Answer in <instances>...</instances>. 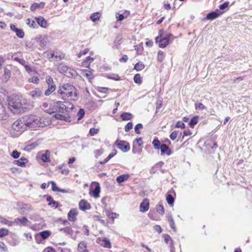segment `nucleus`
Returning a JSON list of instances; mask_svg holds the SVG:
<instances>
[{"instance_id": "nucleus-31", "label": "nucleus", "mask_w": 252, "mask_h": 252, "mask_svg": "<svg viewBox=\"0 0 252 252\" xmlns=\"http://www.w3.org/2000/svg\"><path fill=\"white\" fill-rule=\"evenodd\" d=\"M100 14L99 12H95L92 14L90 16V19L93 22L98 20L100 17Z\"/></svg>"}, {"instance_id": "nucleus-16", "label": "nucleus", "mask_w": 252, "mask_h": 252, "mask_svg": "<svg viewBox=\"0 0 252 252\" xmlns=\"http://www.w3.org/2000/svg\"><path fill=\"white\" fill-rule=\"evenodd\" d=\"M28 161V160L26 158L21 157L19 159L14 160V163L19 166H24Z\"/></svg>"}, {"instance_id": "nucleus-23", "label": "nucleus", "mask_w": 252, "mask_h": 252, "mask_svg": "<svg viewBox=\"0 0 252 252\" xmlns=\"http://www.w3.org/2000/svg\"><path fill=\"white\" fill-rule=\"evenodd\" d=\"M82 73H83V75L85 76L89 81H91V80L93 78L92 71L84 69L82 70Z\"/></svg>"}, {"instance_id": "nucleus-35", "label": "nucleus", "mask_w": 252, "mask_h": 252, "mask_svg": "<svg viewBox=\"0 0 252 252\" xmlns=\"http://www.w3.org/2000/svg\"><path fill=\"white\" fill-rule=\"evenodd\" d=\"M194 105H195V108L197 110H203L204 109H206V106H205L201 103H195Z\"/></svg>"}, {"instance_id": "nucleus-48", "label": "nucleus", "mask_w": 252, "mask_h": 252, "mask_svg": "<svg viewBox=\"0 0 252 252\" xmlns=\"http://www.w3.org/2000/svg\"><path fill=\"white\" fill-rule=\"evenodd\" d=\"M164 57V53L162 51H159L158 54V60L159 62H161L163 61Z\"/></svg>"}, {"instance_id": "nucleus-59", "label": "nucleus", "mask_w": 252, "mask_h": 252, "mask_svg": "<svg viewBox=\"0 0 252 252\" xmlns=\"http://www.w3.org/2000/svg\"><path fill=\"white\" fill-rule=\"evenodd\" d=\"M228 5H229V2L226 1V2H224L223 4H220L219 6V8L221 10H224L228 7Z\"/></svg>"}, {"instance_id": "nucleus-50", "label": "nucleus", "mask_w": 252, "mask_h": 252, "mask_svg": "<svg viewBox=\"0 0 252 252\" xmlns=\"http://www.w3.org/2000/svg\"><path fill=\"white\" fill-rule=\"evenodd\" d=\"M142 128L143 126L141 124H138L136 125L134 128L135 133L137 134H139L140 133L139 129H142Z\"/></svg>"}, {"instance_id": "nucleus-17", "label": "nucleus", "mask_w": 252, "mask_h": 252, "mask_svg": "<svg viewBox=\"0 0 252 252\" xmlns=\"http://www.w3.org/2000/svg\"><path fill=\"white\" fill-rule=\"evenodd\" d=\"M94 59L90 56L87 57L86 59L82 63V66L89 68L91 63L94 61Z\"/></svg>"}, {"instance_id": "nucleus-57", "label": "nucleus", "mask_w": 252, "mask_h": 252, "mask_svg": "<svg viewBox=\"0 0 252 252\" xmlns=\"http://www.w3.org/2000/svg\"><path fill=\"white\" fill-rule=\"evenodd\" d=\"M178 131L175 130L170 135V138L171 140H174L177 137Z\"/></svg>"}, {"instance_id": "nucleus-30", "label": "nucleus", "mask_w": 252, "mask_h": 252, "mask_svg": "<svg viewBox=\"0 0 252 252\" xmlns=\"http://www.w3.org/2000/svg\"><path fill=\"white\" fill-rule=\"evenodd\" d=\"M152 144L155 149L159 150L161 147V145L159 140L158 139H154L152 142Z\"/></svg>"}, {"instance_id": "nucleus-56", "label": "nucleus", "mask_w": 252, "mask_h": 252, "mask_svg": "<svg viewBox=\"0 0 252 252\" xmlns=\"http://www.w3.org/2000/svg\"><path fill=\"white\" fill-rule=\"evenodd\" d=\"M99 130L98 129L94 128H91L90 129L89 133L91 136H94L95 134H97Z\"/></svg>"}, {"instance_id": "nucleus-41", "label": "nucleus", "mask_w": 252, "mask_h": 252, "mask_svg": "<svg viewBox=\"0 0 252 252\" xmlns=\"http://www.w3.org/2000/svg\"><path fill=\"white\" fill-rule=\"evenodd\" d=\"M54 117L57 119V120H65L67 119V118L64 115H62L60 114H56L54 115Z\"/></svg>"}, {"instance_id": "nucleus-9", "label": "nucleus", "mask_w": 252, "mask_h": 252, "mask_svg": "<svg viewBox=\"0 0 252 252\" xmlns=\"http://www.w3.org/2000/svg\"><path fill=\"white\" fill-rule=\"evenodd\" d=\"M172 34H167L165 36L162 38L161 41V43H159L158 45L160 48H164L169 43V40L171 38Z\"/></svg>"}, {"instance_id": "nucleus-37", "label": "nucleus", "mask_w": 252, "mask_h": 252, "mask_svg": "<svg viewBox=\"0 0 252 252\" xmlns=\"http://www.w3.org/2000/svg\"><path fill=\"white\" fill-rule=\"evenodd\" d=\"M133 80L136 84H141L142 83V80L140 75L139 74H135L134 76Z\"/></svg>"}, {"instance_id": "nucleus-29", "label": "nucleus", "mask_w": 252, "mask_h": 252, "mask_svg": "<svg viewBox=\"0 0 252 252\" xmlns=\"http://www.w3.org/2000/svg\"><path fill=\"white\" fill-rule=\"evenodd\" d=\"M121 117L123 121L129 120L131 118V114L127 112H124L121 115Z\"/></svg>"}, {"instance_id": "nucleus-28", "label": "nucleus", "mask_w": 252, "mask_h": 252, "mask_svg": "<svg viewBox=\"0 0 252 252\" xmlns=\"http://www.w3.org/2000/svg\"><path fill=\"white\" fill-rule=\"evenodd\" d=\"M44 5V2H40V3H34L31 6L30 9L31 11H33L37 8H39V7H41V6L43 7Z\"/></svg>"}, {"instance_id": "nucleus-22", "label": "nucleus", "mask_w": 252, "mask_h": 252, "mask_svg": "<svg viewBox=\"0 0 252 252\" xmlns=\"http://www.w3.org/2000/svg\"><path fill=\"white\" fill-rule=\"evenodd\" d=\"M24 67L28 73H32L33 74L37 73L35 67L33 66H31L26 64L24 66Z\"/></svg>"}, {"instance_id": "nucleus-42", "label": "nucleus", "mask_w": 252, "mask_h": 252, "mask_svg": "<svg viewBox=\"0 0 252 252\" xmlns=\"http://www.w3.org/2000/svg\"><path fill=\"white\" fill-rule=\"evenodd\" d=\"M85 115V111L83 109H80L77 113L78 120L82 119Z\"/></svg>"}, {"instance_id": "nucleus-33", "label": "nucleus", "mask_w": 252, "mask_h": 252, "mask_svg": "<svg viewBox=\"0 0 252 252\" xmlns=\"http://www.w3.org/2000/svg\"><path fill=\"white\" fill-rule=\"evenodd\" d=\"M15 221H18L19 223H20L23 225H27V223L29 222L27 218L25 217L21 218H17L15 220Z\"/></svg>"}, {"instance_id": "nucleus-58", "label": "nucleus", "mask_w": 252, "mask_h": 252, "mask_svg": "<svg viewBox=\"0 0 252 252\" xmlns=\"http://www.w3.org/2000/svg\"><path fill=\"white\" fill-rule=\"evenodd\" d=\"M27 24L29 25L31 27L34 28V25H35V23L33 20L28 19L27 20Z\"/></svg>"}, {"instance_id": "nucleus-26", "label": "nucleus", "mask_w": 252, "mask_h": 252, "mask_svg": "<svg viewBox=\"0 0 252 252\" xmlns=\"http://www.w3.org/2000/svg\"><path fill=\"white\" fill-rule=\"evenodd\" d=\"M41 159L44 162L50 161V152L48 151L41 155Z\"/></svg>"}, {"instance_id": "nucleus-3", "label": "nucleus", "mask_w": 252, "mask_h": 252, "mask_svg": "<svg viewBox=\"0 0 252 252\" xmlns=\"http://www.w3.org/2000/svg\"><path fill=\"white\" fill-rule=\"evenodd\" d=\"M58 93L63 98L66 97L73 100H76L78 98L76 89L70 84H64L61 86L58 90Z\"/></svg>"}, {"instance_id": "nucleus-8", "label": "nucleus", "mask_w": 252, "mask_h": 252, "mask_svg": "<svg viewBox=\"0 0 252 252\" xmlns=\"http://www.w3.org/2000/svg\"><path fill=\"white\" fill-rule=\"evenodd\" d=\"M29 95L33 98H38L42 96V92L39 88H35L29 93Z\"/></svg>"}, {"instance_id": "nucleus-46", "label": "nucleus", "mask_w": 252, "mask_h": 252, "mask_svg": "<svg viewBox=\"0 0 252 252\" xmlns=\"http://www.w3.org/2000/svg\"><path fill=\"white\" fill-rule=\"evenodd\" d=\"M45 79L48 85H55L53 82V78L50 76H47Z\"/></svg>"}, {"instance_id": "nucleus-15", "label": "nucleus", "mask_w": 252, "mask_h": 252, "mask_svg": "<svg viewBox=\"0 0 252 252\" xmlns=\"http://www.w3.org/2000/svg\"><path fill=\"white\" fill-rule=\"evenodd\" d=\"M39 39L40 46L42 48H45L47 44L48 36L47 35L40 36Z\"/></svg>"}, {"instance_id": "nucleus-27", "label": "nucleus", "mask_w": 252, "mask_h": 252, "mask_svg": "<svg viewBox=\"0 0 252 252\" xmlns=\"http://www.w3.org/2000/svg\"><path fill=\"white\" fill-rule=\"evenodd\" d=\"M51 233L50 231L45 230V231L40 232L39 233V235L41 237V238L43 240H45V239H47L48 237H49L50 236V235H51Z\"/></svg>"}, {"instance_id": "nucleus-11", "label": "nucleus", "mask_w": 252, "mask_h": 252, "mask_svg": "<svg viewBox=\"0 0 252 252\" xmlns=\"http://www.w3.org/2000/svg\"><path fill=\"white\" fill-rule=\"evenodd\" d=\"M149 208V202L148 199H145L140 205V211L142 213L146 212Z\"/></svg>"}, {"instance_id": "nucleus-1", "label": "nucleus", "mask_w": 252, "mask_h": 252, "mask_svg": "<svg viewBox=\"0 0 252 252\" xmlns=\"http://www.w3.org/2000/svg\"><path fill=\"white\" fill-rule=\"evenodd\" d=\"M32 107V104L27 99H21L17 97L12 98L8 102V108L14 114L20 113Z\"/></svg>"}, {"instance_id": "nucleus-18", "label": "nucleus", "mask_w": 252, "mask_h": 252, "mask_svg": "<svg viewBox=\"0 0 252 252\" xmlns=\"http://www.w3.org/2000/svg\"><path fill=\"white\" fill-rule=\"evenodd\" d=\"M32 210V207L30 205H24L19 210V212L21 214H26Z\"/></svg>"}, {"instance_id": "nucleus-62", "label": "nucleus", "mask_w": 252, "mask_h": 252, "mask_svg": "<svg viewBox=\"0 0 252 252\" xmlns=\"http://www.w3.org/2000/svg\"><path fill=\"white\" fill-rule=\"evenodd\" d=\"M0 251L1 252H5L7 251V248L3 243L0 242Z\"/></svg>"}, {"instance_id": "nucleus-63", "label": "nucleus", "mask_w": 252, "mask_h": 252, "mask_svg": "<svg viewBox=\"0 0 252 252\" xmlns=\"http://www.w3.org/2000/svg\"><path fill=\"white\" fill-rule=\"evenodd\" d=\"M89 52L88 49H85L83 51H81L78 55V57L80 58L81 56L86 54Z\"/></svg>"}, {"instance_id": "nucleus-40", "label": "nucleus", "mask_w": 252, "mask_h": 252, "mask_svg": "<svg viewBox=\"0 0 252 252\" xmlns=\"http://www.w3.org/2000/svg\"><path fill=\"white\" fill-rule=\"evenodd\" d=\"M29 82L37 84L39 83V78L37 76H33L29 79Z\"/></svg>"}, {"instance_id": "nucleus-49", "label": "nucleus", "mask_w": 252, "mask_h": 252, "mask_svg": "<svg viewBox=\"0 0 252 252\" xmlns=\"http://www.w3.org/2000/svg\"><path fill=\"white\" fill-rule=\"evenodd\" d=\"M132 123L131 122H129L126 125L125 127V130L126 132H128L132 128Z\"/></svg>"}, {"instance_id": "nucleus-7", "label": "nucleus", "mask_w": 252, "mask_h": 252, "mask_svg": "<svg viewBox=\"0 0 252 252\" xmlns=\"http://www.w3.org/2000/svg\"><path fill=\"white\" fill-rule=\"evenodd\" d=\"M12 128L16 131L22 132L24 131L26 128L22 121V118L14 122L12 125Z\"/></svg>"}, {"instance_id": "nucleus-36", "label": "nucleus", "mask_w": 252, "mask_h": 252, "mask_svg": "<svg viewBox=\"0 0 252 252\" xmlns=\"http://www.w3.org/2000/svg\"><path fill=\"white\" fill-rule=\"evenodd\" d=\"M100 192V187L99 186H97L94 188L93 192V195L95 198H97L99 196V193Z\"/></svg>"}, {"instance_id": "nucleus-38", "label": "nucleus", "mask_w": 252, "mask_h": 252, "mask_svg": "<svg viewBox=\"0 0 252 252\" xmlns=\"http://www.w3.org/2000/svg\"><path fill=\"white\" fill-rule=\"evenodd\" d=\"M198 119V118L197 116L193 117L191 119V120L190 121L189 123V125L190 126L193 127L197 123Z\"/></svg>"}, {"instance_id": "nucleus-14", "label": "nucleus", "mask_w": 252, "mask_h": 252, "mask_svg": "<svg viewBox=\"0 0 252 252\" xmlns=\"http://www.w3.org/2000/svg\"><path fill=\"white\" fill-rule=\"evenodd\" d=\"M35 20L37 22L38 24L43 28H46L48 26L47 21L42 17H39L35 18Z\"/></svg>"}, {"instance_id": "nucleus-43", "label": "nucleus", "mask_w": 252, "mask_h": 252, "mask_svg": "<svg viewBox=\"0 0 252 252\" xmlns=\"http://www.w3.org/2000/svg\"><path fill=\"white\" fill-rule=\"evenodd\" d=\"M168 221H169V222L170 223V227L173 229L175 230V224L174 221L173 220V218L171 216H169V217H168Z\"/></svg>"}, {"instance_id": "nucleus-45", "label": "nucleus", "mask_w": 252, "mask_h": 252, "mask_svg": "<svg viewBox=\"0 0 252 252\" xmlns=\"http://www.w3.org/2000/svg\"><path fill=\"white\" fill-rule=\"evenodd\" d=\"M15 33H16V35L20 38H22L24 37V32H23V31L21 30V29H18L16 32H15Z\"/></svg>"}, {"instance_id": "nucleus-6", "label": "nucleus", "mask_w": 252, "mask_h": 252, "mask_svg": "<svg viewBox=\"0 0 252 252\" xmlns=\"http://www.w3.org/2000/svg\"><path fill=\"white\" fill-rule=\"evenodd\" d=\"M117 147L123 152H126L130 149V146L127 142L120 140H117L115 142Z\"/></svg>"}, {"instance_id": "nucleus-25", "label": "nucleus", "mask_w": 252, "mask_h": 252, "mask_svg": "<svg viewBox=\"0 0 252 252\" xmlns=\"http://www.w3.org/2000/svg\"><path fill=\"white\" fill-rule=\"evenodd\" d=\"M101 241L104 244L101 243L100 245L103 247L106 248H110L111 247L110 241L107 238L104 237Z\"/></svg>"}, {"instance_id": "nucleus-61", "label": "nucleus", "mask_w": 252, "mask_h": 252, "mask_svg": "<svg viewBox=\"0 0 252 252\" xmlns=\"http://www.w3.org/2000/svg\"><path fill=\"white\" fill-rule=\"evenodd\" d=\"M154 229L158 232V233H160L162 232V228L160 225H156L154 227Z\"/></svg>"}, {"instance_id": "nucleus-60", "label": "nucleus", "mask_w": 252, "mask_h": 252, "mask_svg": "<svg viewBox=\"0 0 252 252\" xmlns=\"http://www.w3.org/2000/svg\"><path fill=\"white\" fill-rule=\"evenodd\" d=\"M192 132L189 130H187L184 131L182 139H184L185 136H188L191 135Z\"/></svg>"}, {"instance_id": "nucleus-55", "label": "nucleus", "mask_w": 252, "mask_h": 252, "mask_svg": "<svg viewBox=\"0 0 252 252\" xmlns=\"http://www.w3.org/2000/svg\"><path fill=\"white\" fill-rule=\"evenodd\" d=\"M5 79L7 80L10 76L11 72L7 68H4V70Z\"/></svg>"}, {"instance_id": "nucleus-39", "label": "nucleus", "mask_w": 252, "mask_h": 252, "mask_svg": "<svg viewBox=\"0 0 252 252\" xmlns=\"http://www.w3.org/2000/svg\"><path fill=\"white\" fill-rule=\"evenodd\" d=\"M0 222L5 224H7L9 226H11L12 225V222L9 221L5 218L2 217H0Z\"/></svg>"}, {"instance_id": "nucleus-53", "label": "nucleus", "mask_w": 252, "mask_h": 252, "mask_svg": "<svg viewBox=\"0 0 252 252\" xmlns=\"http://www.w3.org/2000/svg\"><path fill=\"white\" fill-rule=\"evenodd\" d=\"M11 156L14 158H18L20 156V153L18 152L17 150H14Z\"/></svg>"}, {"instance_id": "nucleus-44", "label": "nucleus", "mask_w": 252, "mask_h": 252, "mask_svg": "<svg viewBox=\"0 0 252 252\" xmlns=\"http://www.w3.org/2000/svg\"><path fill=\"white\" fill-rule=\"evenodd\" d=\"M166 201L169 205H172L174 201V199L171 194H168L166 196Z\"/></svg>"}, {"instance_id": "nucleus-12", "label": "nucleus", "mask_w": 252, "mask_h": 252, "mask_svg": "<svg viewBox=\"0 0 252 252\" xmlns=\"http://www.w3.org/2000/svg\"><path fill=\"white\" fill-rule=\"evenodd\" d=\"M78 212L76 209H71L68 213V220L71 221H74L76 220V216Z\"/></svg>"}, {"instance_id": "nucleus-21", "label": "nucleus", "mask_w": 252, "mask_h": 252, "mask_svg": "<svg viewBox=\"0 0 252 252\" xmlns=\"http://www.w3.org/2000/svg\"><path fill=\"white\" fill-rule=\"evenodd\" d=\"M78 250L79 252H88L86 243L84 241L80 242L78 246Z\"/></svg>"}, {"instance_id": "nucleus-10", "label": "nucleus", "mask_w": 252, "mask_h": 252, "mask_svg": "<svg viewBox=\"0 0 252 252\" xmlns=\"http://www.w3.org/2000/svg\"><path fill=\"white\" fill-rule=\"evenodd\" d=\"M79 209L82 211H86L91 208V205L86 200L82 199L79 203Z\"/></svg>"}, {"instance_id": "nucleus-4", "label": "nucleus", "mask_w": 252, "mask_h": 252, "mask_svg": "<svg viewBox=\"0 0 252 252\" xmlns=\"http://www.w3.org/2000/svg\"><path fill=\"white\" fill-rule=\"evenodd\" d=\"M52 110H46L48 113L51 114L55 112L64 113L68 111V109H72L73 105L68 102L57 101L52 105Z\"/></svg>"}, {"instance_id": "nucleus-34", "label": "nucleus", "mask_w": 252, "mask_h": 252, "mask_svg": "<svg viewBox=\"0 0 252 252\" xmlns=\"http://www.w3.org/2000/svg\"><path fill=\"white\" fill-rule=\"evenodd\" d=\"M106 215L107 217H108L109 218L112 219L113 221H114V219L115 218H116L119 216L118 214H117L115 213H113V212L111 213L108 211H106Z\"/></svg>"}, {"instance_id": "nucleus-54", "label": "nucleus", "mask_w": 252, "mask_h": 252, "mask_svg": "<svg viewBox=\"0 0 252 252\" xmlns=\"http://www.w3.org/2000/svg\"><path fill=\"white\" fill-rule=\"evenodd\" d=\"M175 126H176V127H177V128H185V125L183 122L179 121L177 122V123L176 124Z\"/></svg>"}, {"instance_id": "nucleus-20", "label": "nucleus", "mask_w": 252, "mask_h": 252, "mask_svg": "<svg viewBox=\"0 0 252 252\" xmlns=\"http://www.w3.org/2000/svg\"><path fill=\"white\" fill-rule=\"evenodd\" d=\"M129 176L128 174H123L119 176L116 178V181L118 183H123L128 180Z\"/></svg>"}, {"instance_id": "nucleus-24", "label": "nucleus", "mask_w": 252, "mask_h": 252, "mask_svg": "<svg viewBox=\"0 0 252 252\" xmlns=\"http://www.w3.org/2000/svg\"><path fill=\"white\" fill-rule=\"evenodd\" d=\"M55 85H48V88L45 91V95L48 96L56 90Z\"/></svg>"}, {"instance_id": "nucleus-47", "label": "nucleus", "mask_w": 252, "mask_h": 252, "mask_svg": "<svg viewBox=\"0 0 252 252\" xmlns=\"http://www.w3.org/2000/svg\"><path fill=\"white\" fill-rule=\"evenodd\" d=\"M8 230L5 228L0 229V237H3L8 235Z\"/></svg>"}, {"instance_id": "nucleus-64", "label": "nucleus", "mask_w": 252, "mask_h": 252, "mask_svg": "<svg viewBox=\"0 0 252 252\" xmlns=\"http://www.w3.org/2000/svg\"><path fill=\"white\" fill-rule=\"evenodd\" d=\"M43 252H56V251L54 249L49 247L46 248L44 250Z\"/></svg>"}, {"instance_id": "nucleus-13", "label": "nucleus", "mask_w": 252, "mask_h": 252, "mask_svg": "<svg viewBox=\"0 0 252 252\" xmlns=\"http://www.w3.org/2000/svg\"><path fill=\"white\" fill-rule=\"evenodd\" d=\"M222 12H219V11H215L209 13L206 16V19L208 20H213L218 18Z\"/></svg>"}, {"instance_id": "nucleus-51", "label": "nucleus", "mask_w": 252, "mask_h": 252, "mask_svg": "<svg viewBox=\"0 0 252 252\" xmlns=\"http://www.w3.org/2000/svg\"><path fill=\"white\" fill-rule=\"evenodd\" d=\"M49 184H51L52 185V189L54 191H58L59 190V188H58L57 186L56 183L54 181H50L49 182Z\"/></svg>"}, {"instance_id": "nucleus-52", "label": "nucleus", "mask_w": 252, "mask_h": 252, "mask_svg": "<svg viewBox=\"0 0 252 252\" xmlns=\"http://www.w3.org/2000/svg\"><path fill=\"white\" fill-rule=\"evenodd\" d=\"M157 211L158 212L161 214V215H163L164 213V208L161 205H158V206H157Z\"/></svg>"}, {"instance_id": "nucleus-19", "label": "nucleus", "mask_w": 252, "mask_h": 252, "mask_svg": "<svg viewBox=\"0 0 252 252\" xmlns=\"http://www.w3.org/2000/svg\"><path fill=\"white\" fill-rule=\"evenodd\" d=\"M160 151L161 154H166L167 155H170L171 153V150L169 147L165 144H162L161 147H160Z\"/></svg>"}, {"instance_id": "nucleus-32", "label": "nucleus", "mask_w": 252, "mask_h": 252, "mask_svg": "<svg viewBox=\"0 0 252 252\" xmlns=\"http://www.w3.org/2000/svg\"><path fill=\"white\" fill-rule=\"evenodd\" d=\"M145 67V65L142 62L137 63L134 67V69L136 70L137 71H139L143 69Z\"/></svg>"}, {"instance_id": "nucleus-2", "label": "nucleus", "mask_w": 252, "mask_h": 252, "mask_svg": "<svg viewBox=\"0 0 252 252\" xmlns=\"http://www.w3.org/2000/svg\"><path fill=\"white\" fill-rule=\"evenodd\" d=\"M25 128H34L38 127H44L46 124L44 120L34 115H27L22 117Z\"/></svg>"}, {"instance_id": "nucleus-5", "label": "nucleus", "mask_w": 252, "mask_h": 252, "mask_svg": "<svg viewBox=\"0 0 252 252\" xmlns=\"http://www.w3.org/2000/svg\"><path fill=\"white\" fill-rule=\"evenodd\" d=\"M58 70L69 78H75L78 76V73L75 70L70 68L63 63H61L59 65Z\"/></svg>"}]
</instances>
